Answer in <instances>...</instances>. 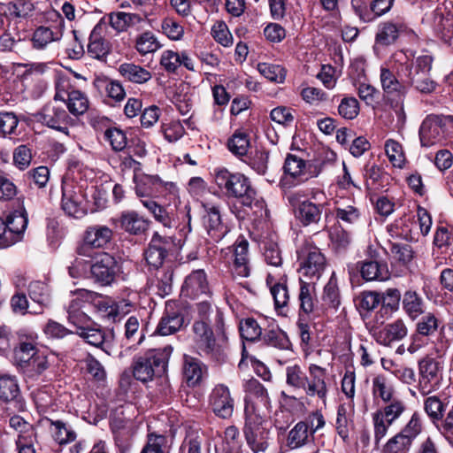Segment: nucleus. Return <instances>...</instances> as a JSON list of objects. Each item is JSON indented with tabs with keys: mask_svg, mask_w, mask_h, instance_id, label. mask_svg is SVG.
<instances>
[{
	"mask_svg": "<svg viewBox=\"0 0 453 453\" xmlns=\"http://www.w3.org/2000/svg\"><path fill=\"white\" fill-rule=\"evenodd\" d=\"M61 207L70 217L81 219L87 214L84 196L80 188L73 183H62Z\"/></svg>",
	"mask_w": 453,
	"mask_h": 453,
	"instance_id": "obj_15",
	"label": "nucleus"
},
{
	"mask_svg": "<svg viewBox=\"0 0 453 453\" xmlns=\"http://www.w3.org/2000/svg\"><path fill=\"white\" fill-rule=\"evenodd\" d=\"M69 112L75 117L83 115L89 108V100L87 95L80 90L72 88L65 102Z\"/></svg>",
	"mask_w": 453,
	"mask_h": 453,
	"instance_id": "obj_39",
	"label": "nucleus"
},
{
	"mask_svg": "<svg viewBox=\"0 0 453 453\" xmlns=\"http://www.w3.org/2000/svg\"><path fill=\"white\" fill-rule=\"evenodd\" d=\"M54 426V439L59 444H67L76 440L77 434L75 431L61 420L51 421Z\"/></svg>",
	"mask_w": 453,
	"mask_h": 453,
	"instance_id": "obj_56",
	"label": "nucleus"
},
{
	"mask_svg": "<svg viewBox=\"0 0 453 453\" xmlns=\"http://www.w3.org/2000/svg\"><path fill=\"white\" fill-rule=\"evenodd\" d=\"M445 126L441 117L433 114L426 116L418 131L421 146L441 144L446 139Z\"/></svg>",
	"mask_w": 453,
	"mask_h": 453,
	"instance_id": "obj_16",
	"label": "nucleus"
},
{
	"mask_svg": "<svg viewBox=\"0 0 453 453\" xmlns=\"http://www.w3.org/2000/svg\"><path fill=\"white\" fill-rule=\"evenodd\" d=\"M395 393L392 381L384 374H376L372 380V395L374 400L380 399L383 403L395 400Z\"/></svg>",
	"mask_w": 453,
	"mask_h": 453,
	"instance_id": "obj_36",
	"label": "nucleus"
},
{
	"mask_svg": "<svg viewBox=\"0 0 453 453\" xmlns=\"http://www.w3.org/2000/svg\"><path fill=\"white\" fill-rule=\"evenodd\" d=\"M166 364V358L161 351L147 353L143 362V382L152 380L154 376H161L165 372Z\"/></svg>",
	"mask_w": 453,
	"mask_h": 453,
	"instance_id": "obj_34",
	"label": "nucleus"
},
{
	"mask_svg": "<svg viewBox=\"0 0 453 453\" xmlns=\"http://www.w3.org/2000/svg\"><path fill=\"white\" fill-rule=\"evenodd\" d=\"M140 380H142V356L135 355L132 365L122 372L119 384L124 390L131 391L133 386L137 385Z\"/></svg>",
	"mask_w": 453,
	"mask_h": 453,
	"instance_id": "obj_38",
	"label": "nucleus"
},
{
	"mask_svg": "<svg viewBox=\"0 0 453 453\" xmlns=\"http://www.w3.org/2000/svg\"><path fill=\"white\" fill-rule=\"evenodd\" d=\"M299 261V273L302 279L305 278L309 282H314L319 280L323 274L326 260L320 250L310 243L303 244L297 251Z\"/></svg>",
	"mask_w": 453,
	"mask_h": 453,
	"instance_id": "obj_5",
	"label": "nucleus"
},
{
	"mask_svg": "<svg viewBox=\"0 0 453 453\" xmlns=\"http://www.w3.org/2000/svg\"><path fill=\"white\" fill-rule=\"evenodd\" d=\"M262 339L268 346L283 350L291 349V342L287 334L280 328H273L265 332Z\"/></svg>",
	"mask_w": 453,
	"mask_h": 453,
	"instance_id": "obj_48",
	"label": "nucleus"
},
{
	"mask_svg": "<svg viewBox=\"0 0 453 453\" xmlns=\"http://www.w3.org/2000/svg\"><path fill=\"white\" fill-rule=\"evenodd\" d=\"M335 216L345 224L354 225L360 219V211L353 204H341L335 209Z\"/></svg>",
	"mask_w": 453,
	"mask_h": 453,
	"instance_id": "obj_60",
	"label": "nucleus"
},
{
	"mask_svg": "<svg viewBox=\"0 0 453 453\" xmlns=\"http://www.w3.org/2000/svg\"><path fill=\"white\" fill-rule=\"evenodd\" d=\"M116 222L115 219H112ZM117 222L122 230L128 233L129 234H140L142 233V216L136 211L127 210L121 212Z\"/></svg>",
	"mask_w": 453,
	"mask_h": 453,
	"instance_id": "obj_41",
	"label": "nucleus"
},
{
	"mask_svg": "<svg viewBox=\"0 0 453 453\" xmlns=\"http://www.w3.org/2000/svg\"><path fill=\"white\" fill-rule=\"evenodd\" d=\"M61 37L62 31L59 27L40 26L33 34L32 42L35 49L42 50L49 43L58 41Z\"/></svg>",
	"mask_w": 453,
	"mask_h": 453,
	"instance_id": "obj_37",
	"label": "nucleus"
},
{
	"mask_svg": "<svg viewBox=\"0 0 453 453\" xmlns=\"http://www.w3.org/2000/svg\"><path fill=\"white\" fill-rule=\"evenodd\" d=\"M360 111L359 103L353 96L343 97L338 106V112L345 119H354Z\"/></svg>",
	"mask_w": 453,
	"mask_h": 453,
	"instance_id": "obj_61",
	"label": "nucleus"
},
{
	"mask_svg": "<svg viewBox=\"0 0 453 453\" xmlns=\"http://www.w3.org/2000/svg\"><path fill=\"white\" fill-rule=\"evenodd\" d=\"M68 320L75 326L76 331H84L91 323L90 318L75 304H71L68 309Z\"/></svg>",
	"mask_w": 453,
	"mask_h": 453,
	"instance_id": "obj_63",
	"label": "nucleus"
},
{
	"mask_svg": "<svg viewBox=\"0 0 453 453\" xmlns=\"http://www.w3.org/2000/svg\"><path fill=\"white\" fill-rule=\"evenodd\" d=\"M335 427L339 436L343 440V441L347 442L352 427V419L344 405H340L337 409Z\"/></svg>",
	"mask_w": 453,
	"mask_h": 453,
	"instance_id": "obj_51",
	"label": "nucleus"
},
{
	"mask_svg": "<svg viewBox=\"0 0 453 453\" xmlns=\"http://www.w3.org/2000/svg\"><path fill=\"white\" fill-rule=\"evenodd\" d=\"M209 406L218 418L223 419L231 418L234 409V400L229 388L224 384H217L209 395Z\"/></svg>",
	"mask_w": 453,
	"mask_h": 453,
	"instance_id": "obj_17",
	"label": "nucleus"
},
{
	"mask_svg": "<svg viewBox=\"0 0 453 453\" xmlns=\"http://www.w3.org/2000/svg\"><path fill=\"white\" fill-rule=\"evenodd\" d=\"M242 432L246 443L253 453H265L267 450L270 429L262 415H245Z\"/></svg>",
	"mask_w": 453,
	"mask_h": 453,
	"instance_id": "obj_7",
	"label": "nucleus"
},
{
	"mask_svg": "<svg viewBox=\"0 0 453 453\" xmlns=\"http://www.w3.org/2000/svg\"><path fill=\"white\" fill-rule=\"evenodd\" d=\"M206 366L197 358L184 355L183 375L188 386L196 387L202 381L206 372Z\"/></svg>",
	"mask_w": 453,
	"mask_h": 453,
	"instance_id": "obj_35",
	"label": "nucleus"
},
{
	"mask_svg": "<svg viewBox=\"0 0 453 453\" xmlns=\"http://www.w3.org/2000/svg\"><path fill=\"white\" fill-rule=\"evenodd\" d=\"M257 70L265 79L276 83H283L287 75L286 69L280 65L259 63Z\"/></svg>",
	"mask_w": 453,
	"mask_h": 453,
	"instance_id": "obj_52",
	"label": "nucleus"
},
{
	"mask_svg": "<svg viewBox=\"0 0 453 453\" xmlns=\"http://www.w3.org/2000/svg\"><path fill=\"white\" fill-rule=\"evenodd\" d=\"M215 326L218 334H221L218 342L205 320H196L192 326L194 341L200 355L216 361H223L226 357L227 337L224 328L223 314L220 311L216 314Z\"/></svg>",
	"mask_w": 453,
	"mask_h": 453,
	"instance_id": "obj_3",
	"label": "nucleus"
},
{
	"mask_svg": "<svg viewBox=\"0 0 453 453\" xmlns=\"http://www.w3.org/2000/svg\"><path fill=\"white\" fill-rule=\"evenodd\" d=\"M321 299L323 305L329 309L337 311L338 307L340 306V291L334 273H333L328 282L324 287Z\"/></svg>",
	"mask_w": 453,
	"mask_h": 453,
	"instance_id": "obj_42",
	"label": "nucleus"
},
{
	"mask_svg": "<svg viewBox=\"0 0 453 453\" xmlns=\"http://www.w3.org/2000/svg\"><path fill=\"white\" fill-rule=\"evenodd\" d=\"M422 432L419 413L414 412L405 426L383 446V453H409L415 439Z\"/></svg>",
	"mask_w": 453,
	"mask_h": 453,
	"instance_id": "obj_6",
	"label": "nucleus"
},
{
	"mask_svg": "<svg viewBox=\"0 0 453 453\" xmlns=\"http://www.w3.org/2000/svg\"><path fill=\"white\" fill-rule=\"evenodd\" d=\"M231 273L234 279L247 278L250 275L249 242L243 236L238 237L234 244Z\"/></svg>",
	"mask_w": 453,
	"mask_h": 453,
	"instance_id": "obj_22",
	"label": "nucleus"
},
{
	"mask_svg": "<svg viewBox=\"0 0 453 453\" xmlns=\"http://www.w3.org/2000/svg\"><path fill=\"white\" fill-rule=\"evenodd\" d=\"M327 204V198L325 192L320 190L312 191L311 200L301 202L296 210V215L303 226L318 223Z\"/></svg>",
	"mask_w": 453,
	"mask_h": 453,
	"instance_id": "obj_11",
	"label": "nucleus"
},
{
	"mask_svg": "<svg viewBox=\"0 0 453 453\" xmlns=\"http://www.w3.org/2000/svg\"><path fill=\"white\" fill-rule=\"evenodd\" d=\"M284 172L296 183H303L319 176L322 171L321 165L305 161L302 157L288 154L284 163Z\"/></svg>",
	"mask_w": 453,
	"mask_h": 453,
	"instance_id": "obj_12",
	"label": "nucleus"
},
{
	"mask_svg": "<svg viewBox=\"0 0 453 453\" xmlns=\"http://www.w3.org/2000/svg\"><path fill=\"white\" fill-rule=\"evenodd\" d=\"M392 60L397 76L407 85L422 94H430L436 88V82L430 77L433 58L429 55L411 58L404 51L393 54Z\"/></svg>",
	"mask_w": 453,
	"mask_h": 453,
	"instance_id": "obj_2",
	"label": "nucleus"
},
{
	"mask_svg": "<svg viewBox=\"0 0 453 453\" xmlns=\"http://www.w3.org/2000/svg\"><path fill=\"white\" fill-rule=\"evenodd\" d=\"M112 230L103 225L88 226L84 232L82 242L77 248V253L83 257H93L94 249H104L112 240Z\"/></svg>",
	"mask_w": 453,
	"mask_h": 453,
	"instance_id": "obj_10",
	"label": "nucleus"
},
{
	"mask_svg": "<svg viewBox=\"0 0 453 453\" xmlns=\"http://www.w3.org/2000/svg\"><path fill=\"white\" fill-rule=\"evenodd\" d=\"M27 225V219L23 215L9 217L6 221L0 217V248H7L19 242Z\"/></svg>",
	"mask_w": 453,
	"mask_h": 453,
	"instance_id": "obj_19",
	"label": "nucleus"
},
{
	"mask_svg": "<svg viewBox=\"0 0 453 453\" xmlns=\"http://www.w3.org/2000/svg\"><path fill=\"white\" fill-rule=\"evenodd\" d=\"M19 119L13 111H0V137L5 138L16 134Z\"/></svg>",
	"mask_w": 453,
	"mask_h": 453,
	"instance_id": "obj_57",
	"label": "nucleus"
},
{
	"mask_svg": "<svg viewBox=\"0 0 453 453\" xmlns=\"http://www.w3.org/2000/svg\"><path fill=\"white\" fill-rule=\"evenodd\" d=\"M180 294L182 296L191 299L202 296H211V291L204 270H194L187 275L181 286Z\"/></svg>",
	"mask_w": 453,
	"mask_h": 453,
	"instance_id": "obj_20",
	"label": "nucleus"
},
{
	"mask_svg": "<svg viewBox=\"0 0 453 453\" xmlns=\"http://www.w3.org/2000/svg\"><path fill=\"white\" fill-rule=\"evenodd\" d=\"M166 251L162 247L160 240H152L144 254L147 264L154 268H158L165 259Z\"/></svg>",
	"mask_w": 453,
	"mask_h": 453,
	"instance_id": "obj_55",
	"label": "nucleus"
},
{
	"mask_svg": "<svg viewBox=\"0 0 453 453\" xmlns=\"http://www.w3.org/2000/svg\"><path fill=\"white\" fill-rule=\"evenodd\" d=\"M405 29L406 26L401 19L381 22L378 26L375 43L380 46H389L395 42Z\"/></svg>",
	"mask_w": 453,
	"mask_h": 453,
	"instance_id": "obj_28",
	"label": "nucleus"
},
{
	"mask_svg": "<svg viewBox=\"0 0 453 453\" xmlns=\"http://www.w3.org/2000/svg\"><path fill=\"white\" fill-rule=\"evenodd\" d=\"M384 403V406L376 410L372 414L373 436L376 444H379L380 441L386 437L389 427L400 418L406 411L405 403L398 398Z\"/></svg>",
	"mask_w": 453,
	"mask_h": 453,
	"instance_id": "obj_4",
	"label": "nucleus"
},
{
	"mask_svg": "<svg viewBox=\"0 0 453 453\" xmlns=\"http://www.w3.org/2000/svg\"><path fill=\"white\" fill-rule=\"evenodd\" d=\"M37 122L50 128L68 134V125L72 121L65 109L58 102L50 101L35 114Z\"/></svg>",
	"mask_w": 453,
	"mask_h": 453,
	"instance_id": "obj_8",
	"label": "nucleus"
},
{
	"mask_svg": "<svg viewBox=\"0 0 453 453\" xmlns=\"http://www.w3.org/2000/svg\"><path fill=\"white\" fill-rule=\"evenodd\" d=\"M28 295L31 300L41 307L48 306L50 303V289L46 283L35 280L28 285Z\"/></svg>",
	"mask_w": 453,
	"mask_h": 453,
	"instance_id": "obj_47",
	"label": "nucleus"
},
{
	"mask_svg": "<svg viewBox=\"0 0 453 453\" xmlns=\"http://www.w3.org/2000/svg\"><path fill=\"white\" fill-rule=\"evenodd\" d=\"M418 389L421 395H426L437 390L442 380V367L440 362L433 357H425L418 362Z\"/></svg>",
	"mask_w": 453,
	"mask_h": 453,
	"instance_id": "obj_9",
	"label": "nucleus"
},
{
	"mask_svg": "<svg viewBox=\"0 0 453 453\" xmlns=\"http://www.w3.org/2000/svg\"><path fill=\"white\" fill-rule=\"evenodd\" d=\"M385 152L394 167L403 168L406 163L405 154L402 144L393 139L385 142Z\"/></svg>",
	"mask_w": 453,
	"mask_h": 453,
	"instance_id": "obj_46",
	"label": "nucleus"
},
{
	"mask_svg": "<svg viewBox=\"0 0 453 453\" xmlns=\"http://www.w3.org/2000/svg\"><path fill=\"white\" fill-rule=\"evenodd\" d=\"M213 180L225 196L236 199L245 214L252 215L258 222L269 219V211L264 198L257 194L245 174L232 172L226 167H219L214 169Z\"/></svg>",
	"mask_w": 453,
	"mask_h": 453,
	"instance_id": "obj_1",
	"label": "nucleus"
},
{
	"mask_svg": "<svg viewBox=\"0 0 453 453\" xmlns=\"http://www.w3.org/2000/svg\"><path fill=\"white\" fill-rule=\"evenodd\" d=\"M203 438L197 433L190 432L181 442L179 453H202Z\"/></svg>",
	"mask_w": 453,
	"mask_h": 453,
	"instance_id": "obj_64",
	"label": "nucleus"
},
{
	"mask_svg": "<svg viewBox=\"0 0 453 453\" xmlns=\"http://www.w3.org/2000/svg\"><path fill=\"white\" fill-rule=\"evenodd\" d=\"M244 390V415H261L260 407L267 408L270 404L266 388L257 380L250 379L245 382Z\"/></svg>",
	"mask_w": 453,
	"mask_h": 453,
	"instance_id": "obj_13",
	"label": "nucleus"
},
{
	"mask_svg": "<svg viewBox=\"0 0 453 453\" xmlns=\"http://www.w3.org/2000/svg\"><path fill=\"white\" fill-rule=\"evenodd\" d=\"M36 345V339L33 334L20 335L19 343L13 349L14 362L22 368L27 366L38 350Z\"/></svg>",
	"mask_w": 453,
	"mask_h": 453,
	"instance_id": "obj_32",
	"label": "nucleus"
},
{
	"mask_svg": "<svg viewBox=\"0 0 453 453\" xmlns=\"http://www.w3.org/2000/svg\"><path fill=\"white\" fill-rule=\"evenodd\" d=\"M403 307L411 319H417L423 311L421 297L415 291H407L403 296Z\"/></svg>",
	"mask_w": 453,
	"mask_h": 453,
	"instance_id": "obj_49",
	"label": "nucleus"
},
{
	"mask_svg": "<svg viewBox=\"0 0 453 453\" xmlns=\"http://www.w3.org/2000/svg\"><path fill=\"white\" fill-rule=\"evenodd\" d=\"M326 369L318 365L311 364L308 367V375L306 377L303 391L308 396H317L326 403L328 388L326 384Z\"/></svg>",
	"mask_w": 453,
	"mask_h": 453,
	"instance_id": "obj_18",
	"label": "nucleus"
},
{
	"mask_svg": "<svg viewBox=\"0 0 453 453\" xmlns=\"http://www.w3.org/2000/svg\"><path fill=\"white\" fill-rule=\"evenodd\" d=\"M143 207L153 216V218L165 227L172 226V218L166 209L156 201H143Z\"/></svg>",
	"mask_w": 453,
	"mask_h": 453,
	"instance_id": "obj_58",
	"label": "nucleus"
},
{
	"mask_svg": "<svg viewBox=\"0 0 453 453\" xmlns=\"http://www.w3.org/2000/svg\"><path fill=\"white\" fill-rule=\"evenodd\" d=\"M103 32L104 25L97 23L91 31L88 44V54L98 60H104L111 51V44L103 37Z\"/></svg>",
	"mask_w": 453,
	"mask_h": 453,
	"instance_id": "obj_31",
	"label": "nucleus"
},
{
	"mask_svg": "<svg viewBox=\"0 0 453 453\" xmlns=\"http://www.w3.org/2000/svg\"><path fill=\"white\" fill-rule=\"evenodd\" d=\"M453 27V19L448 13L444 14L441 9L437 8L433 12V27L443 39L450 37Z\"/></svg>",
	"mask_w": 453,
	"mask_h": 453,
	"instance_id": "obj_44",
	"label": "nucleus"
},
{
	"mask_svg": "<svg viewBox=\"0 0 453 453\" xmlns=\"http://www.w3.org/2000/svg\"><path fill=\"white\" fill-rule=\"evenodd\" d=\"M206 214L203 216V225L208 234L214 242H219L227 234V227L221 221L219 207L203 204Z\"/></svg>",
	"mask_w": 453,
	"mask_h": 453,
	"instance_id": "obj_26",
	"label": "nucleus"
},
{
	"mask_svg": "<svg viewBox=\"0 0 453 453\" xmlns=\"http://www.w3.org/2000/svg\"><path fill=\"white\" fill-rule=\"evenodd\" d=\"M240 333L243 339L250 342L257 340L262 335V329L257 320L248 318L240 323Z\"/></svg>",
	"mask_w": 453,
	"mask_h": 453,
	"instance_id": "obj_62",
	"label": "nucleus"
},
{
	"mask_svg": "<svg viewBox=\"0 0 453 453\" xmlns=\"http://www.w3.org/2000/svg\"><path fill=\"white\" fill-rule=\"evenodd\" d=\"M87 343L111 354V342L107 339L105 332L98 325H90L84 331L75 332Z\"/></svg>",
	"mask_w": 453,
	"mask_h": 453,
	"instance_id": "obj_33",
	"label": "nucleus"
},
{
	"mask_svg": "<svg viewBox=\"0 0 453 453\" xmlns=\"http://www.w3.org/2000/svg\"><path fill=\"white\" fill-rule=\"evenodd\" d=\"M227 149L237 157L246 156L250 147V135L243 130H236L227 140Z\"/></svg>",
	"mask_w": 453,
	"mask_h": 453,
	"instance_id": "obj_40",
	"label": "nucleus"
},
{
	"mask_svg": "<svg viewBox=\"0 0 453 453\" xmlns=\"http://www.w3.org/2000/svg\"><path fill=\"white\" fill-rule=\"evenodd\" d=\"M381 298L382 306L377 312L376 318L377 321H379V318L382 319L380 323L383 324L384 314H387L388 308H390L392 311L397 309L401 299V293L397 288H388Z\"/></svg>",
	"mask_w": 453,
	"mask_h": 453,
	"instance_id": "obj_53",
	"label": "nucleus"
},
{
	"mask_svg": "<svg viewBox=\"0 0 453 453\" xmlns=\"http://www.w3.org/2000/svg\"><path fill=\"white\" fill-rule=\"evenodd\" d=\"M446 405L435 395L428 396L424 401V410L433 423L441 420Z\"/></svg>",
	"mask_w": 453,
	"mask_h": 453,
	"instance_id": "obj_54",
	"label": "nucleus"
},
{
	"mask_svg": "<svg viewBox=\"0 0 453 453\" xmlns=\"http://www.w3.org/2000/svg\"><path fill=\"white\" fill-rule=\"evenodd\" d=\"M360 273L365 280H385L388 278V267L377 261H365L360 267Z\"/></svg>",
	"mask_w": 453,
	"mask_h": 453,
	"instance_id": "obj_43",
	"label": "nucleus"
},
{
	"mask_svg": "<svg viewBox=\"0 0 453 453\" xmlns=\"http://www.w3.org/2000/svg\"><path fill=\"white\" fill-rule=\"evenodd\" d=\"M94 262L90 272L94 280L103 286L111 285L116 277L117 262L113 256L107 252H96L93 254Z\"/></svg>",
	"mask_w": 453,
	"mask_h": 453,
	"instance_id": "obj_14",
	"label": "nucleus"
},
{
	"mask_svg": "<svg viewBox=\"0 0 453 453\" xmlns=\"http://www.w3.org/2000/svg\"><path fill=\"white\" fill-rule=\"evenodd\" d=\"M211 34L214 40L224 47H230L234 43V39L228 27L222 20H218L214 23Z\"/></svg>",
	"mask_w": 453,
	"mask_h": 453,
	"instance_id": "obj_59",
	"label": "nucleus"
},
{
	"mask_svg": "<svg viewBox=\"0 0 453 453\" xmlns=\"http://www.w3.org/2000/svg\"><path fill=\"white\" fill-rule=\"evenodd\" d=\"M314 282H308L300 278L298 301V315L300 318H311L317 309L316 287Z\"/></svg>",
	"mask_w": 453,
	"mask_h": 453,
	"instance_id": "obj_24",
	"label": "nucleus"
},
{
	"mask_svg": "<svg viewBox=\"0 0 453 453\" xmlns=\"http://www.w3.org/2000/svg\"><path fill=\"white\" fill-rule=\"evenodd\" d=\"M141 17L136 13L112 12L109 15L111 27L118 32L126 30L128 27L140 23Z\"/></svg>",
	"mask_w": 453,
	"mask_h": 453,
	"instance_id": "obj_45",
	"label": "nucleus"
},
{
	"mask_svg": "<svg viewBox=\"0 0 453 453\" xmlns=\"http://www.w3.org/2000/svg\"><path fill=\"white\" fill-rule=\"evenodd\" d=\"M408 334V328L403 319H396L384 326L374 333L376 342L384 346H390L395 342H400Z\"/></svg>",
	"mask_w": 453,
	"mask_h": 453,
	"instance_id": "obj_27",
	"label": "nucleus"
},
{
	"mask_svg": "<svg viewBox=\"0 0 453 453\" xmlns=\"http://www.w3.org/2000/svg\"><path fill=\"white\" fill-rule=\"evenodd\" d=\"M184 318L180 314L175 302L169 301L165 303V312L157 327L160 335L172 334L183 326Z\"/></svg>",
	"mask_w": 453,
	"mask_h": 453,
	"instance_id": "obj_25",
	"label": "nucleus"
},
{
	"mask_svg": "<svg viewBox=\"0 0 453 453\" xmlns=\"http://www.w3.org/2000/svg\"><path fill=\"white\" fill-rule=\"evenodd\" d=\"M380 80L385 96L389 98L396 96L404 98L408 89L407 85L402 81L397 73L395 74L389 68L381 66Z\"/></svg>",
	"mask_w": 453,
	"mask_h": 453,
	"instance_id": "obj_29",
	"label": "nucleus"
},
{
	"mask_svg": "<svg viewBox=\"0 0 453 453\" xmlns=\"http://www.w3.org/2000/svg\"><path fill=\"white\" fill-rule=\"evenodd\" d=\"M333 248L337 251L345 250L351 243V235L341 225H334L329 230Z\"/></svg>",
	"mask_w": 453,
	"mask_h": 453,
	"instance_id": "obj_50",
	"label": "nucleus"
},
{
	"mask_svg": "<svg viewBox=\"0 0 453 453\" xmlns=\"http://www.w3.org/2000/svg\"><path fill=\"white\" fill-rule=\"evenodd\" d=\"M312 445H316L315 439L308 421L297 422L286 437V447L291 450L309 448Z\"/></svg>",
	"mask_w": 453,
	"mask_h": 453,
	"instance_id": "obj_23",
	"label": "nucleus"
},
{
	"mask_svg": "<svg viewBox=\"0 0 453 453\" xmlns=\"http://www.w3.org/2000/svg\"><path fill=\"white\" fill-rule=\"evenodd\" d=\"M0 400L4 403L13 404L18 411L25 409V403L20 395L18 381L14 377H0Z\"/></svg>",
	"mask_w": 453,
	"mask_h": 453,
	"instance_id": "obj_30",
	"label": "nucleus"
},
{
	"mask_svg": "<svg viewBox=\"0 0 453 453\" xmlns=\"http://www.w3.org/2000/svg\"><path fill=\"white\" fill-rule=\"evenodd\" d=\"M266 284L270 288L275 311L279 315L287 316L289 311L290 296L286 278L281 276L277 280L274 275L269 273L266 277Z\"/></svg>",
	"mask_w": 453,
	"mask_h": 453,
	"instance_id": "obj_21",
	"label": "nucleus"
}]
</instances>
